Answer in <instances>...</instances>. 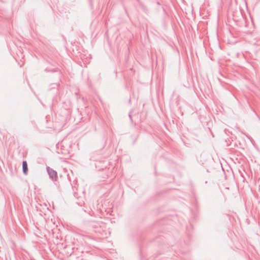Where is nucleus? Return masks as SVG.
I'll use <instances>...</instances> for the list:
<instances>
[{"instance_id": "nucleus-6", "label": "nucleus", "mask_w": 260, "mask_h": 260, "mask_svg": "<svg viewBox=\"0 0 260 260\" xmlns=\"http://www.w3.org/2000/svg\"><path fill=\"white\" fill-rule=\"evenodd\" d=\"M137 1L139 3L140 6H142V7H144V6L140 2L139 0H137Z\"/></svg>"}, {"instance_id": "nucleus-5", "label": "nucleus", "mask_w": 260, "mask_h": 260, "mask_svg": "<svg viewBox=\"0 0 260 260\" xmlns=\"http://www.w3.org/2000/svg\"><path fill=\"white\" fill-rule=\"evenodd\" d=\"M133 115H128L129 118L131 119V120L133 122Z\"/></svg>"}, {"instance_id": "nucleus-7", "label": "nucleus", "mask_w": 260, "mask_h": 260, "mask_svg": "<svg viewBox=\"0 0 260 260\" xmlns=\"http://www.w3.org/2000/svg\"><path fill=\"white\" fill-rule=\"evenodd\" d=\"M78 116H79V119H82V117H81V115L80 114H79V115H77Z\"/></svg>"}, {"instance_id": "nucleus-1", "label": "nucleus", "mask_w": 260, "mask_h": 260, "mask_svg": "<svg viewBox=\"0 0 260 260\" xmlns=\"http://www.w3.org/2000/svg\"><path fill=\"white\" fill-rule=\"evenodd\" d=\"M47 171L48 172V174L49 176V177L53 180V181H56L57 178V172L52 168H50L49 167H47Z\"/></svg>"}, {"instance_id": "nucleus-3", "label": "nucleus", "mask_w": 260, "mask_h": 260, "mask_svg": "<svg viewBox=\"0 0 260 260\" xmlns=\"http://www.w3.org/2000/svg\"><path fill=\"white\" fill-rule=\"evenodd\" d=\"M205 116H206V115H201L200 117V119L202 123H207L208 124L207 121H204Z\"/></svg>"}, {"instance_id": "nucleus-4", "label": "nucleus", "mask_w": 260, "mask_h": 260, "mask_svg": "<svg viewBox=\"0 0 260 260\" xmlns=\"http://www.w3.org/2000/svg\"><path fill=\"white\" fill-rule=\"evenodd\" d=\"M45 72H55V71H54V70H48V69H47V68H46V69H45Z\"/></svg>"}, {"instance_id": "nucleus-2", "label": "nucleus", "mask_w": 260, "mask_h": 260, "mask_svg": "<svg viewBox=\"0 0 260 260\" xmlns=\"http://www.w3.org/2000/svg\"><path fill=\"white\" fill-rule=\"evenodd\" d=\"M22 171L24 175H27L28 173L27 163L26 160L22 161Z\"/></svg>"}]
</instances>
